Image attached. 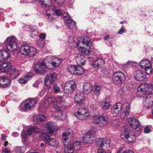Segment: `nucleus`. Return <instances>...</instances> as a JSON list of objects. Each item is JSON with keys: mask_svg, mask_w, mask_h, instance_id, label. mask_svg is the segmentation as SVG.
I'll list each match as a JSON object with an SVG mask.
<instances>
[{"mask_svg": "<svg viewBox=\"0 0 153 153\" xmlns=\"http://www.w3.org/2000/svg\"><path fill=\"white\" fill-rule=\"evenodd\" d=\"M72 131L69 132L67 131L62 134V136L63 138V142L65 145L64 151H76L79 150L80 148V143L79 142L76 141L74 142L72 144H70L68 145L66 144L67 140L69 138V137L72 136Z\"/></svg>", "mask_w": 153, "mask_h": 153, "instance_id": "f257e3e1", "label": "nucleus"}, {"mask_svg": "<svg viewBox=\"0 0 153 153\" xmlns=\"http://www.w3.org/2000/svg\"><path fill=\"white\" fill-rule=\"evenodd\" d=\"M5 45V48H21L22 47H28L31 48V45L30 44L27 43L26 42H23L19 44V46L17 43V39L16 38L13 36L7 37L4 44Z\"/></svg>", "mask_w": 153, "mask_h": 153, "instance_id": "f03ea898", "label": "nucleus"}, {"mask_svg": "<svg viewBox=\"0 0 153 153\" xmlns=\"http://www.w3.org/2000/svg\"><path fill=\"white\" fill-rule=\"evenodd\" d=\"M37 98H31L27 100L25 102H22L20 105V110L22 111H27L33 108L36 104Z\"/></svg>", "mask_w": 153, "mask_h": 153, "instance_id": "7ed1b4c3", "label": "nucleus"}, {"mask_svg": "<svg viewBox=\"0 0 153 153\" xmlns=\"http://www.w3.org/2000/svg\"><path fill=\"white\" fill-rule=\"evenodd\" d=\"M62 99V97L60 96L55 97V101L53 105L55 109L58 111H60L61 116L62 115V111L67 108L65 101Z\"/></svg>", "mask_w": 153, "mask_h": 153, "instance_id": "20e7f679", "label": "nucleus"}, {"mask_svg": "<svg viewBox=\"0 0 153 153\" xmlns=\"http://www.w3.org/2000/svg\"><path fill=\"white\" fill-rule=\"evenodd\" d=\"M125 79L124 73L121 71L115 72L112 75L113 82L117 85L122 84Z\"/></svg>", "mask_w": 153, "mask_h": 153, "instance_id": "39448f33", "label": "nucleus"}, {"mask_svg": "<svg viewBox=\"0 0 153 153\" xmlns=\"http://www.w3.org/2000/svg\"><path fill=\"white\" fill-rule=\"evenodd\" d=\"M40 137L44 139L46 144H48L53 147L57 148L58 147V141L54 138H51L48 135L44 133L41 132L39 131Z\"/></svg>", "mask_w": 153, "mask_h": 153, "instance_id": "423d86ee", "label": "nucleus"}, {"mask_svg": "<svg viewBox=\"0 0 153 153\" xmlns=\"http://www.w3.org/2000/svg\"><path fill=\"white\" fill-rule=\"evenodd\" d=\"M37 134L38 132V128L36 126L30 127L26 131L22 132L21 134L22 140L25 142L26 140L32 134V133Z\"/></svg>", "mask_w": 153, "mask_h": 153, "instance_id": "0eeeda50", "label": "nucleus"}, {"mask_svg": "<svg viewBox=\"0 0 153 153\" xmlns=\"http://www.w3.org/2000/svg\"><path fill=\"white\" fill-rule=\"evenodd\" d=\"M57 75L55 73H50L47 75L45 77L44 84L45 86L50 87L51 85L56 80Z\"/></svg>", "mask_w": 153, "mask_h": 153, "instance_id": "6e6552de", "label": "nucleus"}, {"mask_svg": "<svg viewBox=\"0 0 153 153\" xmlns=\"http://www.w3.org/2000/svg\"><path fill=\"white\" fill-rule=\"evenodd\" d=\"M153 90V84L150 83H144L141 85L137 88V94H146L149 91V89Z\"/></svg>", "mask_w": 153, "mask_h": 153, "instance_id": "1a4fd4ad", "label": "nucleus"}, {"mask_svg": "<svg viewBox=\"0 0 153 153\" xmlns=\"http://www.w3.org/2000/svg\"><path fill=\"white\" fill-rule=\"evenodd\" d=\"M74 115L78 119L83 120L87 119L89 116L90 113L88 110L83 108L78 109L75 112Z\"/></svg>", "mask_w": 153, "mask_h": 153, "instance_id": "9d476101", "label": "nucleus"}, {"mask_svg": "<svg viewBox=\"0 0 153 153\" xmlns=\"http://www.w3.org/2000/svg\"><path fill=\"white\" fill-rule=\"evenodd\" d=\"M76 86V84L74 81H68L66 83L64 87V92L67 94L73 92Z\"/></svg>", "mask_w": 153, "mask_h": 153, "instance_id": "9b49d317", "label": "nucleus"}, {"mask_svg": "<svg viewBox=\"0 0 153 153\" xmlns=\"http://www.w3.org/2000/svg\"><path fill=\"white\" fill-rule=\"evenodd\" d=\"M143 104L146 108H149L153 105V94L152 92L147 94L143 99Z\"/></svg>", "mask_w": 153, "mask_h": 153, "instance_id": "f8f14e48", "label": "nucleus"}, {"mask_svg": "<svg viewBox=\"0 0 153 153\" xmlns=\"http://www.w3.org/2000/svg\"><path fill=\"white\" fill-rule=\"evenodd\" d=\"M45 127L46 132L45 134L48 135V134H52L54 131H57L58 130V127L52 122L46 123L45 124Z\"/></svg>", "mask_w": 153, "mask_h": 153, "instance_id": "ddd939ff", "label": "nucleus"}, {"mask_svg": "<svg viewBox=\"0 0 153 153\" xmlns=\"http://www.w3.org/2000/svg\"><path fill=\"white\" fill-rule=\"evenodd\" d=\"M95 135V133L93 131H90L86 133L84 135L82 139L83 142L86 143H93V139L91 138Z\"/></svg>", "mask_w": 153, "mask_h": 153, "instance_id": "4468645a", "label": "nucleus"}, {"mask_svg": "<svg viewBox=\"0 0 153 153\" xmlns=\"http://www.w3.org/2000/svg\"><path fill=\"white\" fill-rule=\"evenodd\" d=\"M7 50H3L0 52V58L4 60L8 59L10 57V54L9 52H12L17 50V48H7Z\"/></svg>", "mask_w": 153, "mask_h": 153, "instance_id": "2eb2a0df", "label": "nucleus"}, {"mask_svg": "<svg viewBox=\"0 0 153 153\" xmlns=\"http://www.w3.org/2000/svg\"><path fill=\"white\" fill-rule=\"evenodd\" d=\"M75 101L78 105H80L84 103L85 97L84 94L82 92L77 93L75 96Z\"/></svg>", "mask_w": 153, "mask_h": 153, "instance_id": "dca6fc26", "label": "nucleus"}, {"mask_svg": "<svg viewBox=\"0 0 153 153\" xmlns=\"http://www.w3.org/2000/svg\"><path fill=\"white\" fill-rule=\"evenodd\" d=\"M108 119L107 117L100 116L95 119V122L100 126L106 125L108 123Z\"/></svg>", "mask_w": 153, "mask_h": 153, "instance_id": "f3484780", "label": "nucleus"}, {"mask_svg": "<svg viewBox=\"0 0 153 153\" xmlns=\"http://www.w3.org/2000/svg\"><path fill=\"white\" fill-rule=\"evenodd\" d=\"M11 80L8 77L3 76L0 77V86L3 88L9 87L11 85Z\"/></svg>", "mask_w": 153, "mask_h": 153, "instance_id": "a211bd4d", "label": "nucleus"}, {"mask_svg": "<svg viewBox=\"0 0 153 153\" xmlns=\"http://www.w3.org/2000/svg\"><path fill=\"white\" fill-rule=\"evenodd\" d=\"M134 76L135 79L139 81H143L146 77L145 73L140 70L135 71L134 73Z\"/></svg>", "mask_w": 153, "mask_h": 153, "instance_id": "6ab92c4d", "label": "nucleus"}, {"mask_svg": "<svg viewBox=\"0 0 153 153\" xmlns=\"http://www.w3.org/2000/svg\"><path fill=\"white\" fill-rule=\"evenodd\" d=\"M128 123L130 127L134 129H136L138 128L140 126V123L139 120L135 118L129 119Z\"/></svg>", "mask_w": 153, "mask_h": 153, "instance_id": "aec40b11", "label": "nucleus"}, {"mask_svg": "<svg viewBox=\"0 0 153 153\" xmlns=\"http://www.w3.org/2000/svg\"><path fill=\"white\" fill-rule=\"evenodd\" d=\"M9 76L12 79H15L20 74L19 70H17L14 67H11L9 71Z\"/></svg>", "mask_w": 153, "mask_h": 153, "instance_id": "412c9836", "label": "nucleus"}, {"mask_svg": "<svg viewBox=\"0 0 153 153\" xmlns=\"http://www.w3.org/2000/svg\"><path fill=\"white\" fill-rule=\"evenodd\" d=\"M11 67V65L9 62H3L0 64V73H7Z\"/></svg>", "mask_w": 153, "mask_h": 153, "instance_id": "4be33fe9", "label": "nucleus"}, {"mask_svg": "<svg viewBox=\"0 0 153 153\" xmlns=\"http://www.w3.org/2000/svg\"><path fill=\"white\" fill-rule=\"evenodd\" d=\"M80 42H78L76 44V45L79 48H85L83 47H79V44ZM81 43L82 44L85 46L87 47L91 48L92 46V45L91 42V41L90 39L88 36H85L82 40V42H81Z\"/></svg>", "mask_w": 153, "mask_h": 153, "instance_id": "5701e85b", "label": "nucleus"}, {"mask_svg": "<svg viewBox=\"0 0 153 153\" xmlns=\"http://www.w3.org/2000/svg\"><path fill=\"white\" fill-rule=\"evenodd\" d=\"M105 63V62L103 59L97 58L96 60L93 62L91 64V66L93 68L96 67L100 68L103 66Z\"/></svg>", "mask_w": 153, "mask_h": 153, "instance_id": "b1692460", "label": "nucleus"}, {"mask_svg": "<svg viewBox=\"0 0 153 153\" xmlns=\"http://www.w3.org/2000/svg\"><path fill=\"white\" fill-rule=\"evenodd\" d=\"M110 140L109 138H99L96 142L97 146L99 147H102L104 144H109Z\"/></svg>", "mask_w": 153, "mask_h": 153, "instance_id": "393cba45", "label": "nucleus"}, {"mask_svg": "<svg viewBox=\"0 0 153 153\" xmlns=\"http://www.w3.org/2000/svg\"><path fill=\"white\" fill-rule=\"evenodd\" d=\"M86 58L83 55L79 53L75 57L76 62L78 65H83L85 62Z\"/></svg>", "mask_w": 153, "mask_h": 153, "instance_id": "a878e982", "label": "nucleus"}, {"mask_svg": "<svg viewBox=\"0 0 153 153\" xmlns=\"http://www.w3.org/2000/svg\"><path fill=\"white\" fill-rule=\"evenodd\" d=\"M55 101V97H54L49 96L46 97L43 101V106L45 108L51 105L53 102Z\"/></svg>", "mask_w": 153, "mask_h": 153, "instance_id": "bb28decb", "label": "nucleus"}, {"mask_svg": "<svg viewBox=\"0 0 153 153\" xmlns=\"http://www.w3.org/2000/svg\"><path fill=\"white\" fill-rule=\"evenodd\" d=\"M124 105L126 108L120 114L121 117L122 119H124L126 117H128L130 110V106L128 103H125Z\"/></svg>", "mask_w": 153, "mask_h": 153, "instance_id": "cd10ccee", "label": "nucleus"}, {"mask_svg": "<svg viewBox=\"0 0 153 153\" xmlns=\"http://www.w3.org/2000/svg\"><path fill=\"white\" fill-rule=\"evenodd\" d=\"M130 132V131L129 129L126 127L123 128L121 130V133L120 134L122 138L123 139L125 138L126 139H128L129 137Z\"/></svg>", "mask_w": 153, "mask_h": 153, "instance_id": "c85d7f7f", "label": "nucleus"}, {"mask_svg": "<svg viewBox=\"0 0 153 153\" xmlns=\"http://www.w3.org/2000/svg\"><path fill=\"white\" fill-rule=\"evenodd\" d=\"M48 70L46 66V63L43 62L41 63L39 66V74H44Z\"/></svg>", "mask_w": 153, "mask_h": 153, "instance_id": "c756f323", "label": "nucleus"}, {"mask_svg": "<svg viewBox=\"0 0 153 153\" xmlns=\"http://www.w3.org/2000/svg\"><path fill=\"white\" fill-rule=\"evenodd\" d=\"M32 75L31 73L27 74L26 76L19 78V82L21 84H26L27 81L31 78Z\"/></svg>", "mask_w": 153, "mask_h": 153, "instance_id": "7c9ffc66", "label": "nucleus"}, {"mask_svg": "<svg viewBox=\"0 0 153 153\" xmlns=\"http://www.w3.org/2000/svg\"><path fill=\"white\" fill-rule=\"evenodd\" d=\"M39 2H40L41 6L43 8L50 7L52 4L51 0H39Z\"/></svg>", "mask_w": 153, "mask_h": 153, "instance_id": "2f4dec72", "label": "nucleus"}, {"mask_svg": "<svg viewBox=\"0 0 153 153\" xmlns=\"http://www.w3.org/2000/svg\"><path fill=\"white\" fill-rule=\"evenodd\" d=\"M92 86L88 83H85L83 86V91L86 94H90L92 91Z\"/></svg>", "mask_w": 153, "mask_h": 153, "instance_id": "473e14b6", "label": "nucleus"}, {"mask_svg": "<svg viewBox=\"0 0 153 153\" xmlns=\"http://www.w3.org/2000/svg\"><path fill=\"white\" fill-rule=\"evenodd\" d=\"M122 105L121 103H116L113 106V108L111 109V111L113 113H114V110H116L117 112H115V115H117L120 112H121L120 111L122 110Z\"/></svg>", "mask_w": 153, "mask_h": 153, "instance_id": "72a5a7b5", "label": "nucleus"}, {"mask_svg": "<svg viewBox=\"0 0 153 153\" xmlns=\"http://www.w3.org/2000/svg\"><path fill=\"white\" fill-rule=\"evenodd\" d=\"M140 66L143 68L148 67L151 66V63L147 59L142 60L140 62Z\"/></svg>", "mask_w": 153, "mask_h": 153, "instance_id": "f704fd0d", "label": "nucleus"}, {"mask_svg": "<svg viewBox=\"0 0 153 153\" xmlns=\"http://www.w3.org/2000/svg\"><path fill=\"white\" fill-rule=\"evenodd\" d=\"M101 106L104 110H108L110 107L109 100L108 99L105 100L102 103Z\"/></svg>", "mask_w": 153, "mask_h": 153, "instance_id": "c9c22d12", "label": "nucleus"}, {"mask_svg": "<svg viewBox=\"0 0 153 153\" xmlns=\"http://www.w3.org/2000/svg\"><path fill=\"white\" fill-rule=\"evenodd\" d=\"M66 20V23L67 24V25L69 28L73 29L76 26V22L73 21L71 18H68Z\"/></svg>", "mask_w": 153, "mask_h": 153, "instance_id": "e433bc0d", "label": "nucleus"}, {"mask_svg": "<svg viewBox=\"0 0 153 153\" xmlns=\"http://www.w3.org/2000/svg\"><path fill=\"white\" fill-rule=\"evenodd\" d=\"M92 88V91H93V93L97 95H98L100 93L101 87L99 85H95L93 86Z\"/></svg>", "mask_w": 153, "mask_h": 153, "instance_id": "4c0bfd02", "label": "nucleus"}, {"mask_svg": "<svg viewBox=\"0 0 153 153\" xmlns=\"http://www.w3.org/2000/svg\"><path fill=\"white\" fill-rule=\"evenodd\" d=\"M48 59H52V60H54L57 63V64L59 65L62 63L61 59L56 57L51 56H47L45 59V60H46Z\"/></svg>", "mask_w": 153, "mask_h": 153, "instance_id": "58836bf2", "label": "nucleus"}, {"mask_svg": "<svg viewBox=\"0 0 153 153\" xmlns=\"http://www.w3.org/2000/svg\"><path fill=\"white\" fill-rule=\"evenodd\" d=\"M76 65H69L67 67V70L71 74H75L77 67Z\"/></svg>", "mask_w": 153, "mask_h": 153, "instance_id": "ea45409f", "label": "nucleus"}, {"mask_svg": "<svg viewBox=\"0 0 153 153\" xmlns=\"http://www.w3.org/2000/svg\"><path fill=\"white\" fill-rule=\"evenodd\" d=\"M84 72L83 68L80 66H77L75 74L78 75H81Z\"/></svg>", "mask_w": 153, "mask_h": 153, "instance_id": "a19ab883", "label": "nucleus"}, {"mask_svg": "<svg viewBox=\"0 0 153 153\" xmlns=\"http://www.w3.org/2000/svg\"><path fill=\"white\" fill-rule=\"evenodd\" d=\"M78 50L81 52L82 54L86 55H88L90 53L91 48H78Z\"/></svg>", "mask_w": 153, "mask_h": 153, "instance_id": "79ce46f5", "label": "nucleus"}, {"mask_svg": "<svg viewBox=\"0 0 153 153\" xmlns=\"http://www.w3.org/2000/svg\"><path fill=\"white\" fill-rule=\"evenodd\" d=\"M49 11L54 12L55 15L57 16L64 15V14H63V11L61 9H58L56 10H54L53 9H50L48 11V12Z\"/></svg>", "mask_w": 153, "mask_h": 153, "instance_id": "37998d69", "label": "nucleus"}, {"mask_svg": "<svg viewBox=\"0 0 153 153\" xmlns=\"http://www.w3.org/2000/svg\"><path fill=\"white\" fill-rule=\"evenodd\" d=\"M33 122L35 124L38 123V114H35L33 116L32 118Z\"/></svg>", "mask_w": 153, "mask_h": 153, "instance_id": "c03bdc74", "label": "nucleus"}, {"mask_svg": "<svg viewBox=\"0 0 153 153\" xmlns=\"http://www.w3.org/2000/svg\"><path fill=\"white\" fill-rule=\"evenodd\" d=\"M46 117L43 114H39V122H44L46 120Z\"/></svg>", "mask_w": 153, "mask_h": 153, "instance_id": "a18cd8bd", "label": "nucleus"}, {"mask_svg": "<svg viewBox=\"0 0 153 153\" xmlns=\"http://www.w3.org/2000/svg\"><path fill=\"white\" fill-rule=\"evenodd\" d=\"M33 71L36 73H38V62H37L36 63H34L33 66Z\"/></svg>", "mask_w": 153, "mask_h": 153, "instance_id": "49530a36", "label": "nucleus"}, {"mask_svg": "<svg viewBox=\"0 0 153 153\" xmlns=\"http://www.w3.org/2000/svg\"><path fill=\"white\" fill-rule=\"evenodd\" d=\"M146 73L147 74L149 75L151 74L152 72V69L151 66L145 68Z\"/></svg>", "mask_w": 153, "mask_h": 153, "instance_id": "de8ad7c7", "label": "nucleus"}, {"mask_svg": "<svg viewBox=\"0 0 153 153\" xmlns=\"http://www.w3.org/2000/svg\"><path fill=\"white\" fill-rule=\"evenodd\" d=\"M117 153H134V152L131 150H129L127 151L124 148H122L118 151Z\"/></svg>", "mask_w": 153, "mask_h": 153, "instance_id": "09e8293b", "label": "nucleus"}, {"mask_svg": "<svg viewBox=\"0 0 153 153\" xmlns=\"http://www.w3.org/2000/svg\"><path fill=\"white\" fill-rule=\"evenodd\" d=\"M53 88L54 92L56 93H58L60 92V88L56 84H55L53 85Z\"/></svg>", "mask_w": 153, "mask_h": 153, "instance_id": "8fccbe9b", "label": "nucleus"}, {"mask_svg": "<svg viewBox=\"0 0 153 153\" xmlns=\"http://www.w3.org/2000/svg\"><path fill=\"white\" fill-rule=\"evenodd\" d=\"M30 48H23V52L22 53L23 54L28 55L29 54H29L30 53Z\"/></svg>", "mask_w": 153, "mask_h": 153, "instance_id": "3c124183", "label": "nucleus"}, {"mask_svg": "<svg viewBox=\"0 0 153 153\" xmlns=\"http://www.w3.org/2000/svg\"><path fill=\"white\" fill-rule=\"evenodd\" d=\"M24 147H18L16 149V152L17 153H23L24 152Z\"/></svg>", "mask_w": 153, "mask_h": 153, "instance_id": "603ef678", "label": "nucleus"}, {"mask_svg": "<svg viewBox=\"0 0 153 153\" xmlns=\"http://www.w3.org/2000/svg\"><path fill=\"white\" fill-rule=\"evenodd\" d=\"M64 0H55V2L57 4L61 5L64 2Z\"/></svg>", "mask_w": 153, "mask_h": 153, "instance_id": "864d4df0", "label": "nucleus"}, {"mask_svg": "<svg viewBox=\"0 0 153 153\" xmlns=\"http://www.w3.org/2000/svg\"><path fill=\"white\" fill-rule=\"evenodd\" d=\"M39 37L40 38L42 39H44L46 37V34L45 33H42L40 34Z\"/></svg>", "mask_w": 153, "mask_h": 153, "instance_id": "5fc2aeb1", "label": "nucleus"}, {"mask_svg": "<svg viewBox=\"0 0 153 153\" xmlns=\"http://www.w3.org/2000/svg\"><path fill=\"white\" fill-rule=\"evenodd\" d=\"M151 131V130L149 128L148 126H146L144 129V132L145 133H149Z\"/></svg>", "mask_w": 153, "mask_h": 153, "instance_id": "6e6d98bb", "label": "nucleus"}, {"mask_svg": "<svg viewBox=\"0 0 153 153\" xmlns=\"http://www.w3.org/2000/svg\"><path fill=\"white\" fill-rule=\"evenodd\" d=\"M125 32L124 27L123 26H122L120 30H119L118 33L119 34H122Z\"/></svg>", "mask_w": 153, "mask_h": 153, "instance_id": "4d7b16f0", "label": "nucleus"}, {"mask_svg": "<svg viewBox=\"0 0 153 153\" xmlns=\"http://www.w3.org/2000/svg\"><path fill=\"white\" fill-rule=\"evenodd\" d=\"M63 14H64V15H62V16L66 18L65 20L66 19H68V18H71L65 12H63Z\"/></svg>", "mask_w": 153, "mask_h": 153, "instance_id": "13d9d810", "label": "nucleus"}, {"mask_svg": "<svg viewBox=\"0 0 153 153\" xmlns=\"http://www.w3.org/2000/svg\"><path fill=\"white\" fill-rule=\"evenodd\" d=\"M51 64L53 67H57L59 66V65L57 64V63L54 61H52Z\"/></svg>", "mask_w": 153, "mask_h": 153, "instance_id": "bf43d9fd", "label": "nucleus"}, {"mask_svg": "<svg viewBox=\"0 0 153 153\" xmlns=\"http://www.w3.org/2000/svg\"><path fill=\"white\" fill-rule=\"evenodd\" d=\"M97 153H106V152L102 149H100L97 150Z\"/></svg>", "mask_w": 153, "mask_h": 153, "instance_id": "052dcab7", "label": "nucleus"}, {"mask_svg": "<svg viewBox=\"0 0 153 153\" xmlns=\"http://www.w3.org/2000/svg\"><path fill=\"white\" fill-rule=\"evenodd\" d=\"M12 135L14 137H17L19 136V134L16 132H13L12 134Z\"/></svg>", "mask_w": 153, "mask_h": 153, "instance_id": "680f3d73", "label": "nucleus"}, {"mask_svg": "<svg viewBox=\"0 0 153 153\" xmlns=\"http://www.w3.org/2000/svg\"><path fill=\"white\" fill-rule=\"evenodd\" d=\"M3 153H10V152L7 149H4L3 150Z\"/></svg>", "mask_w": 153, "mask_h": 153, "instance_id": "e2e57ef3", "label": "nucleus"}, {"mask_svg": "<svg viewBox=\"0 0 153 153\" xmlns=\"http://www.w3.org/2000/svg\"><path fill=\"white\" fill-rule=\"evenodd\" d=\"M38 0H33L31 2L33 4L37 5L38 4Z\"/></svg>", "mask_w": 153, "mask_h": 153, "instance_id": "0e129e2a", "label": "nucleus"}, {"mask_svg": "<svg viewBox=\"0 0 153 153\" xmlns=\"http://www.w3.org/2000/svg\"><path fill=\"white\" fill-rule=\"evenodd\" d=\"M135 63L134 62H133L132 61H128L127 62V64L128 65H133V63Z\"/></svg>", "mask_w": 153, "mask_h": 153, "instance_id": "69168bd1", "label": "nucleus"}, {"mask_svg": "<svg viewBox=\"0 0 153 153\" xmlns=\"http://www.w3.org/2000/svg\"><path fill=\"white\" fill-rule=\"evenodd\" d=\"M33 86L36 88H37L38 87V82L37 81L33 85Z\"/></svg>", "mask_w": 153, "mask_h": 153, "instance_id": "338daca9", "label": "nucleus"}, {"mask_svg": "<svg viewBox=\"0 0 153 153\" xmlns=\"http://www.w3.org/2000/svg\"><path fill=\"white\" fill-rule=\"evenodd\" d=\"M6 136L5 134H2L1 135V138L2 139V140H6Z\"/></svg>", "mask_w": 153, "mask_h": 153, "instance_id": "774afa93", "label": "nucleus"}]
</instances>
